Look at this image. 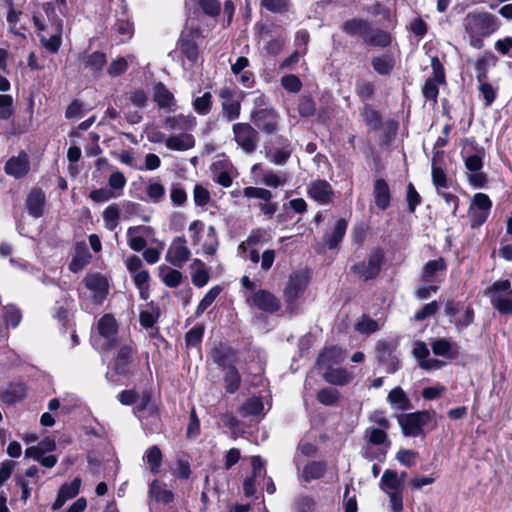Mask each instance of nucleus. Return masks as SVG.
Instances as JSON below:
<instances>
[{
    "mask_svg": "<svg viewBox=\"0 0 512 512\" xmlns=\"http://www.w3.org/2000/svg\"><path fill=\"white\" fill-rule=\"evenodd\" d=\"M179 47L188 60L191 62H195L197 60L198 47L193 38L183 35L179 41Z\"/></svg>",
    "mask_w": 512,
    "mask_h": 512,
    "instance_id": "obj_44",
    "label": "nucleus"
},
{
    "mask_svg": "<svg viewBox=\"0 0 512 512\" xmlns=\"http://www.w3.org/2000/svg\"><path fill=\"white\" fill-rule=\"evenodd\" d=\"M196 118L192 114H178L168 117L165 120V128L168 130H184L190 131L196 126Z\"/></svg>",
    "mask_w": 512,
    "mask_h": 512,
    "instance_id": "obj_25",
    "label": "nucleus"
},
{
    "mask_svg": "<svg viewBox=\"0 0 512 512\" xmlns=\"http://www.w3.org/2000/svg\"><path fill=\"white\" fill-rule=\"evenodd\" d=\"M221 292L220 286L212 287L200 301L196 309V315L200 316L216 300Z\"/></svg>",
    "mask_w": 512,
    "mask_h": 512,
    "instance_id": "obj_54",
    "label": "nucleus"
},
{
    "mask_svg": "<svg viewBox=\"0 0 512 512\" xmlns=\"http://www.w3.org/2000/svg\"><path fill=\"white\" fill-rule=\"evenodd\" d=\"M307 195L318 204L327 205L333 201L334 191L326 180L317 179L307 186Z\"/></svg>",
    "mask_w": 512,
    "mask_h": 512,
    "instance_id": "obj_11",
    "label": "nucleus"
},
{
    "mask_svg": "<svg viewBox=\"0 0 512 512\" xmlns=\"http://www.w3.org/2000/svg\"><path fill=\"white\" fill-rule=\"evenodd\" d=\"M147 195L153 202L157 203L163 199L165 188L159 182L150 183L147 187Z\"/></svg>",
    "mask_w": 512,
    "mask_h": 512,
    "instance_id": "obj_63",
    "label": "nucleus"
},
{
    "mask_svg": "<svg viewBox=\"0 0 512 512\" xmlns=\"http://www.w3.org/2000/svg\"><path fill=\"white\" fill-rule=\"evenodd\" d=\"M143 459L152 473L157 474L159 472L162 464V453L158 446L154 445L148 448Z\"/></svg>",
    "mask_w": 512,
    "mask_h": 512,
    "instance_id": "obj_41",
    "label": "nucleus"
},
{
    "mask_svg": "<svg viewBox=\"0 0 512 512\" xmlns=\"http://www.w3.org/2000/svg\"><path fill=\"white\" fill-rule=\"evenodd\" d=\"M462 157L465 167L468 170V181L474 188H482L486 182V175L481 172L485 151L482 147H476L472 144L467 145L462 150Z\"/></svg>",
    "mask_w": 512,
    "mask_h": 512,
    "instance_id": "obj_3",
    "label": "nucleus"
},
{
    "mask_svg": "<svg viewBox=\"0 0 512 512\" xmlns=\"http://www.w3.org/2000/svg\"><path fill=\"white\" fill-rule=\"evenodd\" d=\"M195 139L192 134L183 132L177 135H171L166 139V147L173 151H186L193 148Z\"/></svg>",
    "mask_w": 512,
    "mask_h": 512,
    "instance_id": "obj_27",
    "label": "nucleus"
},
{
    "mask_svg": "<svg viewBox=\"0 0 512 512\" xmlns=\"http://www.w3.org/2000/svg\"><path fill=\"white\" fill-rule=\"evenodd\" d=\"M417 453L412 450L401 449L396 454V459L406 467H412L416 463Z\"/></svg>",
    "mask_w": 512,
    "mask_h": 512,
    "instance_id": "obj_64",
    "label": "nucleus"
},
{
    "mask_svg": "<svg viewBox=\"0 0 512 512\" xmlns=\"http://www.w3.org/2000/svg\"><path fill=\"white\" fill-rule=\"evenodd\" d=\"M221 102V113L226 121L231 122L239 118L241 111V100L236 98V90L230 87H223L218 92Z\"/></svg>",
    "mask_w": 512,
    "mask_h": 512,
    "instance_id": "obj_9",
    "label": "nucleus"
},
{
    "mask_svg": "<svg viewBox=\"0 0 512 512\" xmlns=\"http://www.w3.org/2000/svg\"><path fill=\"white\" fill-rule=\"evenodd\" d=\"M2 317L7 328H16L22 319L20 310L15 306L4 307Z\"/></svg>",
    "mask_w": 512,
    "mask_h": 512,
    "instance_id": "obj_50",
    "label": "nucleus"
},
{
    "mask_svg": "<svg viewBox=\"0 0 512 512\" xmlns=\"http://www.w3.org/2000/svg\"><path fill=\"white\" fill-rule=\"evenodd\" d=\"M347 229V222L344 219H339L333 231L325 235V242L330 249L335 248L342 240Z\"/></svg>",
    "mask_w": 512,
    "mask_h": 512,
    "instance_id": "obj_38",
    "label": "nucleus"
},
{
    "mask_svg": "<svg viewBox=\"0 0 512 512\" xmlns=\"http://www.w3.org/2000/svg\"><path fill=\"white\" fill-rule=\"evenodd\" d=\"M243 195L247 198H256L263 201L271 200L273 195L272 192L265 188L260 187H245L243 189Z\"/></svg>",
    "mask_w": 512,
    "mask_h": 512,
    "instance_id": "obj_56",
    "label": "nucleus"
},
{
    "mask_svg": "<svg viewBox=\"0 0 512 512\" xmlns=\"http://www.w3.org/2000/svg\"><path fill=\"white\" fill-rule=\"evenodd\" d=\"M270 234L268 231L264 229H256L251 231L249 236L247 237V243L248 245L254 246V245H263L264 243L268 242L270 240Z\"/></svg>",
    "mask_w": 512,
    "mask_h": 512,
    "instance_id": "obj_60",
    "label": "nucleus"
},
{
    "mask_svg": "<svg viewBox=\"0 0 512 512\" xmlns=\"http://www.w3.org/2000/svg\"><path fill=\"white\" fill-rule=\"evenodd\" d=\"M27 208L29 214L33 217H40L43 215L45 194L41 190H32L27 197Z\"/></svg>",
    "mask_w": 512,
    "mask_h": 512,
    "instance_id": "obj_28",
    "label": "nucleus"
},
{
    "mask_svg": "<svg viewBox=\"0 0 512 512\" xmlns=\"http://www.w3.org/2000/svg\"><path fill=\"white\" fill-rule=\"evenodd\" d=\"M322 376L326 382L339 386L346 385L353 379V373L341 367L324 369Z\"/></svg>",
    "mask_w": 512,
    "mask_h": 512,
    "instance_id": "obj_26",
    "label": "nucleus"
},
{
    "mask_svg": "<svg viewBox=\"0 0 512 512\" xmlns=\"http://www.w3.org/2000/svg\"><path fill=\"white\" fill-rule=\"evenodd\" d=\"M232 132L234 141L246 154H251L257 149L259 134L249 123H235Z\"/></svg>",
    "mask_w": 512,
    "mask_h": 512,
    "instance_id": "obj_6",
    "label": "nucleus"
},
{
    "mask_svg": "<svg viewBox=\"0 0 512 512\" xmlns=\"http://www.w3.org/2000/svg\"><path fill=\"white\" fill-rule=\"evenodd\" d=\"M287 179L286 174H278L272 170L263 171L261 177L262 183L271 188H277L285 185L287 183Z\"/></svg>",
    "mask_w": 512,
    "mask_h": 512,
    "instance_id": "obj_45",
    "label": "nucleus"
},
{
    "mask_svg": "<svg viewBox=\"0 0 512 512\" xmlns=\"http://www.w3.org/2000/svg\"><path fill=\"white\" fill-rule=\"evenodd\" d=\"M492 305L503 314L512 313V289L508 280L496 281L485 291Z\"/></svg>",
    "mask_w": 512,
    "mask_h": 512,
    "instance_id": "obj_4",
    "label": "nucleus"
},
{
    "mask_svg": "<svg viewBox=\"0 0 512 512\" xmlns=\"http://www.w3.org/2000/svg\"><path fill=\"white\" fill-rule=\"evenodd\" d=\"M388 403L397 410H408L411 408V402L401 387H395L387 396Z\"/></svg>",
    "mask_w": 512,
    "mask_h": 512,
    "instance_id": "obj_29",
    "label": "nucleus"
},
{
    "mask_svg": "<svg viewBox=\"0 0 512 512\" xmlns=\"http://www.w3.org/2000/svg\"><path fill=\"white\" fill-rule=\"evenodd\" d=\"M382 262L383 254L381 251L377 250L370 255L367 263L363 262L355 265L353 269L362 279L369 280L379 273Z\"/></svg>",
    "mask_w": 512,
    "mask_h": 512,
    "instance_id": "obj_15",
    "label": "nucleus"
},
{
    "mask_svg": "<svg viewBox=\"0 0 512 512\" xmlns=\"http://www.w3.org/2000/svg\"><path fill=\"white\" fill-rule=\"evenodd\" d=\"M434 413L430 411H418L414 413L401 414L397 417L398 423L405 436H419L425 426L433 417Z\"/></svg>",
    "mask_w": 512,
    "mask_h": 512,
    "instance_id": "obj_5",
    "label": "nucleus"
},
{
    "mask_svg": "<svg viewBox=\"0 0 512 512\" xmlns=\"http://www.w3.org/2000/svg\"><path fill=\"white\" fill-rule=\"evenodd\" d=\"M97 329L100 336L104 339L106 347H113L116 343L117 333V323L115 318L110 314L102 316L98 321Z\"/></svg>",
    "mask_w": 512,
    "mask_h": 512,
    "instance_id": "obj_16",
    "label": "nucleus"
},
{
    "mask_svg": "<svg viewBox=\"0 0 512 512\" xmlns=\"http://www.w3.org/2000/svg\"><path fill=\"white\" fill-rule=\"evenodd\" d=\"M202 249V253L205 255L213 256L216 254L219 241L216 229L213 226H209L206 229L205 236L202 238L201 243L199 244Z\"/></svg>",
    "mask_w": 512,
    "mask_h": 512,
    "instance_id": "obj_30",
    "label": "nucleus"
},
{
    "mask_svg": "<svg viewBox=\"0 0 512 512\" xmlns=\"http://www.w3.org/2000/svg\"><path fill=\"white\" fill-rule=\"evenodd\" d=\"M412 354L417 360L419 367L424 370H437L444 365L440 360L430 357L428 346L423 341L414 343Z\"/></svg>",
    "mask_w": 512,
    "mask_h": 512,
    "instance_id": "obj_14",
    "label": "nucleus"
},
{
    "mask_svg": "<svg viewBox=\"0 0 512 512\" xmlns=\"http://www.w3.org/2000/svg\"><path fill=\"white\" fill-rule=\"evenodd\" d=\"M470 207L490 213L492 202L486 194L476 193Z\"/></svg>",
    "mask_w": 512,
    "mask_h": 512,
    "instance_id": "obj_61",
    "label": "nucleus"
},
{
    "mask_svg": "<svg viewBox=\"0 0 512 512\" xmlns=\"http://www.w3.org/2000/svg\"><path fill=\"white\" fill-rule=\"evenodd\" d=\"M159 277L168 287H178L182 282V274L169 266L162 265L159 267Z\"/></svg>",
    "mask_w": 512,
    "mask_h": 512,
    "instance_id": "obj_36",
    "label": "nucleus"
},
{
    "mask_svg": "<svg viewBox=\"0 0 512 512\" xmlns=\"http://www.w3.org/2000/svg\"><path fill=\"white\" fill-rule=\"evenodd\" d=\"M373 197L376 206L381 210H386L390 205L391 194L388 183L382 179H376L373 187Z\"/></svg>",
    "mask_w": 512,
    "mask_h": 512,
    "instance_id": "obj_23",
    "label": "nucleus"
},
{
    "mask_svg": "<svg viewBox=\"0 0 512 512\" xmlns=\"http://www.w3.org/2000/svg\"><path fill=\"white\" fill-rule=\"evenodd\" d=\"M432 352L436 356L452 360L458 357L459 347L446 338L433 339L430 343Z\"/></svg>",
    "mask_w": 512,
    "mask_h": 512,
    "instance_id": "obj_20",
    "label": "nucleus"
},
{
    "mask_svg": "<svg viewBox=\"0 0 512 512\" xmlns=\"http://www.w3.org/2000/svg\"><path fill=\"white\" fill-rule=\"evenodd\" d=\"M366 438L371 444L380 445L381 455L385 457L391 444L387 438V434L381 429L370 428L366 430Z\"/></svg>",
    "mask_w": 512,
    "mask_h": 512,
    "instance_id": "obj_34",
    "label": "nucleus"
},
{
    "mask_svg": "<svg viewBox=\"0 0 512 512\" xmlns=\"http://www.w3.org/2000/svg\"><path fill=\"white\" fill-rule=\"evenodd\" d=\"M379 329V325L377 321L368 318L363 317L358 323L356 324V330L363 334H370Z\"/></svg>",
    "mask_w": 512,
    "mask_h": 512,
    "instance_id": "obj_62",
    "label": "nucleus"
},
{
    "mask_svg": "<svg viewBox=\"0 0 512 512\" xmlns=\"http://www.w3.org/2000/svg\"><path fill=\"white\" fill-rule=\"evenodd\" d=\"M148 495L156 502L164 504L171 503L174 499V493L167 488V484L157 479L150 483Z\"/></svg>",
    "mask_w": 512,
    "mask_h": 512,
    "instance_id": "obj_24",
    "label": "nucleus"
},
{
    "mask_svg": "<svg viewBox=\"0 0 512 512\" xmlns=\"http://www.w3.org/2000/svg\"><path fill=\"white\" fill-rule=\"evenodd\" d=\"M134 350L130 345H123L120 347L117 357L115 359V369L118 373L126 372L128 364L133 358Z\"/></svg>",
    "mask_w": 512,
    "mask_h": 512,
    "instance_id": "obj_39",
    "label": "nucleus"
},
{
    "mask_svg": "<svg viewBox=\"0 0 512 512\" xmlns=\"http://www.w3.org/2000/svg\"><path fill=\"white\" fill-rule=\"evenodd\" d=\"M191 252L187 246L185 238L178 237L170 244L165 259L176 267H182L189 259Z\"/></svg>",
    "mask_w": 512,
    "mask_h": 512,
    "instance_id": "obj_12",
    "label": "nucleus"
},
{
    "mask_svg": "<svg viewBox=\"0 0 512 512\" xmlns=\"http://www.w3.org/2000/svg\"><path fill=\"white\" fill-rule=\"evenodd\" d=\"M192 106L199 115H207L212 108V94L205 92L202 96L194 98Z\"/></svg>",
    "mask_w": 512,
    "mask_h": 512,
    "instance_id": "obj_48",
    "label": "nucleus"
},
{
    "mask_svg": "<svg viewBox=\"0 0 512 512\" xmlns=\"http://www.w3.org/2000/svg\"><path fill=\"white\" fill-rule=\"evenodd\" d=\"M251 119L265 133L271 134L278 128V115L274 109H254L251 112Z\"/></svg>",
    "mask_w": 512,
    "mask_h": 512,
    "instance_id": "obj_10",
    "label": "nucleus"
},
{
    "mask_svg": "<svg viewBox=\"0 0 512 512\" xmlns=\"http://www.w3.org/2000/svg\"><path fill=\"white\" fill-rule=\"evenodd\" d=\"M80 486H81L80 478H75L71 483L63 484L60 487V489L58 491V495L56 497V500L53 503V506H52L53 509L54 510L60 509L66 503V501L74 498L78 494V492L80 490Z\"/></svg>",
    "mask_w": 512,
    "mask_h": 512,
    "instance_id": "obj_22",
    "label": "nucleus"
},
{
    "mask_svg": "<svg viewBox=\"0 0 512 512\" xmlns=\"http://www.w3.org/2000/svg\"><path fill=\"white\" fill-rule=\"evenodd\" d=\"M85 286L93 293L94 301L102 303L108 291V283L105 277L100 274L88 275L85 280Z\"/></svg>",
    "mask_w": 512,
    "mask_h": 512,
    "instance_id": "obj_18",
    "label": "nucleus"
},
{
    "mask_svg": "<svg viewBox=\"0 0 512 512\" xmlns=\"http://www.w3.org/2000/svg\"><path fill=\"white\" fill-rule=\"evenodd\" d=\"M227 371L224 376L226 382V389L229 393H234L240 384V375L235 367L232 365L227 367Z\"/></svg>",
    "mask_w": 512,
    "mask_h": 512,
    "instance_id": "obj_57",
    "label": "nucleus"
},
{
    "mask_svg": "<svg viewBox=\"0 0 512 512\" xmlns=\"http://www.w3.org/2000/svg\"><path fill=\"white\" fill-rule=\"evenodd\" d=\"M120 209L116 204L109 205L103 212L105 227L113 231L119 224Z\"/></svg>",
    "mask_w": 512,
    "mask_h": 512,
    "instance_id": "obj_47",
    "label": "nucleus"
},
{
    "mask_svg": "<svg viewBox=\"0 0 512 512\" xmlns=\"http://www.w3.org/2000/svg\"><path fill=\"white\" fill-rule=\"evenodd\" d=\"M308 282V276L304 272H295L290 275L284 290V298L290 311L296 308V301L304 293Z\"/></svg>",
    "mask_w": 512,
    "mask_h": 512,
    "instance_id": "obj_8",
    "label": "nucleus"
},
{
    "mask_svg": "<svg viewBox=\"0 0 512 512\" xmlns=\"http://www.w3.org/2000/svg\"><path fill=\"white\" fill-rule=\"evenodd\" d=\"M127 180L124 174L120 171H114L108 179L109 189L116 195V197H120L123 194V189L126 186Z\"/></svg>",
    "mask_w": 512,
    "mask_h": 512,
    "instance_id": "obj_49",
    "label": "nucleus"
},
{
    "mask_svg": "<svg viewBox=\"0 0 512 512\" xmlns=\"http://www.w3.org/2000/svg\"><path fill=\"white\" fill-rule=\"evenodd\" d=\"M368 27L369 26L366 21L353 19L344 23L343 30L351 36L361 35L364 38V34L367 32Z\"/></svg>",
    "mask_w": 512,
    "mask_h": 512,
    "instance_id": "obj_53",
    "label": "nucleus"
},
{
    "mask_svg": "<svg viewBox=\"0 0 512 512\" xmlns=\"http://www.w3.org/2000/svg\"><path fill=\"white\" fill-rule=\"evenodd\" d=\"M465 30L470 37V44L476 49L483 46V38L499 28L496 16L487 12L469 13L464 19Z\"/></svg>",
    "mask_w": 512,
    "mask_h": 512,
    "instance_id": "obj_1",
    "label": "nucleus"
},
{
    "mask_svg": "<svg viewBox=\"0 0 512 512\" xmlns=\"http://www.w3.org/2000/svg\"><path fill=\"white\" fill-rule=\"evenodd\" d=\"M339 399V392L334 388H324L317 393V400L324 405H334Z\"/></svg>",
    "mask_w": 512,
    "mask_h": 512,
    "instance_id": "obj_59",
    "label": "nucleus"
},
{
    "mask_svg": "<svg viewBox=\"0 0 512 512\" xmlns=\"http://www.w3.org/2000/svg\"><path fill=\"white\" fill-rule=\"evenodd\" d=\"M446 269V264L443 258H438L427 262L422 271V278L426 282L433 281L435 274L438 271Z\"/></svg>",
    "mask_w": 512,
    "mask_h": 512,
    "instance_id": "obj_43",
    "label": "nucleus"
},
{
    "mask_svg": "<svg viewBox=\"0 0 512 512\" xmlns=\"http://www.w3.org/2000/svg\"><path fill=\"white\" fill-rule=\"evenodd\" d=\"M151 235V228L148 226H133L127 230V243L134 251H141L147 244V238Z\"/></svg>",
    "mask_w": 512,
    "mask_h": 512,
    "instance_id": "obj_17",
    "label": "nucleus"
},
{
    "mask_svg": "<svg viewBox=\"0 0 512 512\" xmlns=\"http://www.w3.org/2000/svg\"><path fill=\"white\" fill-rule=\"evenodd\" d=\"M55 34H53L50 38H47L44 33H39V38L41 44L50 52L56 53L62 43L61 33H62V23L58 21L55 28Z\"/></svg>",
    "mask_w": 512,
    "mask_h": 512,
    "instance_id": "obj_35",
    "label": "nucleus"
},
{
    "mask_svg": "<svg viewBox=\"0 0 512 512\" xmlns=\"http://www.w3.org/2000/svg\"><path fill=\"white\" fill-rule=\"evenodd\" d=\"M205 232V226L202 221L194 220L191 222L188 227L191 244L195 246L199 245L202 241V238L205 236Z\"/></svg>",
    "mask_w": 512,
    "mask_h": 512,
    "instance_id": "obj_52",
    "label": "nucleus"
},
{
    "mask_svg": "<svg viewBox=\"0 0 512 512\" xmlns=\"http://www.w3.org/2000/svg\"><path fill=\"white\" fill-rule=\"evenodd\" d=\"M106 64V56L101 52H93L86 57L85 67L89 68L94 74L102 71Z\"/></svg>",
    "mask_w": 512,
    "mask_h": 512,
    "instance_id": "obj_51",
    "label": "nucleus"
},
{
    "mask_svg": "<svg viewBox=\"0 0 512 512\" xmlns=\"http://www.w3.org/2000/svg\"><path fill=\"white\" fill-rule=\"evenodd\" d=\"M326 470V464L323 462H310L308 463L302 471V479L305 482H310L312 480H316L321 478Z\"/></svg>",
    "mask_w": 512,
    "mask_h": 512,
    "instance_id": "obj_40",
    "label": "nucleus"
},
{
    "mask_svg": "<svg viewBox=\"0 0 512 512\" xmlns=\"http://www.w3.org/2000/svg\"><path fill=\"white\" fill-rule=\"evenodd\" d=\"M248 303L265 312H276L280 307L279 300L269 291L258 290L247 298Z\"/></svg>",
    "mask_w": 512,
    "mask_h": 512,
    "instance_id": "obj_13",
    "label": "nucleus"
},
{
    "mask_svg": "<svg viewBox=\"0 0 512 512\" xmlns=\"http://www.w3.org/2000/svg\"><path fill=\"white\" fill-rule=\"evenodd\" d=\"M364 41L371 45L385 47L390 44L391 39L389 34L384 31L370 30L368 28L367 32L364 34Z\"/></svg>",
    "mask_w": 512,
    "mask_h": 512,
    "instance_id": "obj_42",
    "label": "nucleus"
},
{
    "mask_svg": "<svg viewBox=\"0 0 512 512\" xmlns=\"http://www.w3.org/2000/svg\"><path fill=\"white\" fill-rule=\"evenodd\" d=\"M372 66L377 73L387 75L394 67V59L391 55L375 57L372 60Z\"/></svg>",
    "mask_w": 512,
    "mask_h": 512,
    "instance_id": "obj_46",
    "label": "nucleus"
},
{
    "mask_svg": "<svg viewBox=\"0 0 512 512\" xmlns=\"http://www.w3.org/2000/svg\"><path fill=\"white\" fill-rule=\"evenodd\" d=\"M5 172L15 178L23 177L29 171V159L26 153L11 157L5 164Z\"/></svg>",
    "mask_w": 512,
    "mask_h": 512,
    "instance_id": "obj_21",
    "label": "nucleus"
},
{
    "mask_svg": "<svg viewBox=\"0 0 512 512\" xmlns=\"http://www.w3.org/2000/svg\"><path fill=\"white\" fill-rule=\"evenodd\" d=\"M191 279L192 283L196 287H203L205 286L209 281V273L205 267V264L203 261L199 259H194L191 264Z\"/></svg>",
    "mask_w": 512,
    "mask_h": 512,
    "instance_id": "obj_32",
    "label": "nucleus"
},
{
    "mask_svg": "<svg viewBox=\"0 0 512 512\" xmlns=\"http://www.w3.org/2000/svg\"><path fill=\"white\" fill-rule=\"evenodd\" d=\"M56 449V442L50 437L41 440L37 445L28 447L25 450V456L40 462L46 468H52L57 464V457L55 455H45Z\"/></svg>",
    "mask_w": 512,
    "mask_h": 512,
    "instance_id": "obj_7",
    "label": "nucleus"
},
{
    "mask_svg": "<svg viewBox=\"0 0 512 512\" xmlns=\"http://www.w3.org/2000/svg\"><path fill=\"white\" fill-rule=\"evenodd\" d=\"M239 411L243 417L259 416L264 414V405L260 398L252 397L242 404Z\"/></svg>",
    "mask_w": 512,
    "mask_h": 512,
    "instance_id": "obj_37",
    "label": "nucleus"
},
{
    "mask_svg": "<svg viewBox=\"0 0 512 512\" xmlns=\"http://www.w3.org/2000/svg\"><path fill=\"white\" fill-rule=\"evenodd\" d=\"M135 285L140 291V295L142 298H147V290H148V281H149V273L147 270L143 269L139 272L132 274Z\"/></svg>",
    "mask_w": 512,
    "mask_h": 512,
    "instance_id": "obj_58",
    "label": "nucleus"
},
{
    "mask_svg": "<svg viewBox=\"0 0 512 512\" xmlns=\"http://www.w3.org/2000/svg\"><path fill=\"white\" fill-rule=\"evenodd\" d=\"M291 149L289 146H285L283 148H278L270 151L267 154V158L270 162L275 165H284L287 160L290 158Z\"/></svg>",
    "mask_w": 512,
    "mask_h": 512,
    "instance_id": "obj_55",
    "label": "nucleus"
},
{
    "mask_svg": "<svg viewBox=\"0 0 512 512\" xmlns=\"http://www.w3.org/2000/svg\"><path fill=\"white\" fill-rule=\"evenodd\" d=\"M211 357L219 366L229 367L235 361V352L230 347L220 345L212 351Z\"/></svg>",
    "mask_w": 512,
    "mask_h": 512,
    "instance_id": "obj_33",
    "label": "nucleus"
},
{
    "mask_svg": "<svg viewBox=\"0 0 512 512\" xmlns=\"http://www.w3.org/2000/svg\"><path fill=\"white\" fill-rule=\"evenodd\" d=\"M406 473L398 474L395 470L386 469L380 479L379 488L389 500L391 512H403V492Z\"/></svg>",
    "mask_w": 512,
    "mask_h": 512,
    "instance_id": "obj_2",
    "label": "nucleus"
},
{
    "mask_svg": "<svg viewBox=\"0 0 512 512\" xmlns=\"http://www.w3.org/2000/svg\"><path fill=\"white\" fill-rule=\"evenodd\" d=\"M154 100L161 108L172 110L175 106L174 96L162 83H157L154 87Z\"/></svg>",
    "mask_w": 512,
    "mask_h": 512,
    "instance_id": "obj_31",
    "label": "nucleus"
},
{
    "mask_svg": "<svg viewBox=\"0 0 512 512\" xmlns=\"http://www.w3.org/2000/svg\"><path fill=\"white\" fill-rule=\"evenodd\" d=\"M345 358V352L337 346L325 348L317 359V366L320 370L328 369L333 365L342 362Z\"/></svg>",
    "mask_w": 512,
    "mask_h": 512,
    "instance_id": "obj_19",
    "label": "nucleus"
}]
</instances>
